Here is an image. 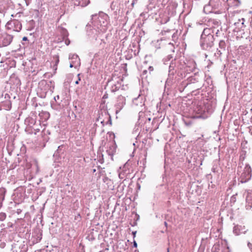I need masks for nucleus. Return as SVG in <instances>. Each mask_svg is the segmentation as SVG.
<instances>
[{
    "label": "nucleus",
    "instance_id": "nucleus-1",
    "mask_svg": "<svg viewBox=\"0 0 252 252\" xmlns=\"http://www.w3.org/2000/svg\"><path fill=\"white\" fill-rule=\"evenodd\" d=\"M108 16L104 13H100L99 15L92 16V24L94 29L101 32H105L107 29Z\"/></svg>",
    "mask_w": 252,
    "mask_h": 252
},
{
    "label": "nucleus",
    "instance_id": "nucleus-2",
    "mask_svg": "<svg viewBox=\"0 0 252 252\" xmlns=\"http://www.w3.org/2000/svg\"><path fill=\"white\" fill-rule=\"evenodd\" d=\"M214 35L201 37L200 45L204 50H209L214 45Z\"/></svg>",
    "mask_w": 252,
    "mask_h": 252
},
{
    "label": "nucleus",
    "instance_id": "nucleus-3",
    "mask_svg": "<svg viewBox=\"0 0 252 252\" xmlns=\"http://www.w3.org/2000/svg\"><path fill=\"white\" fill-rule=\"evenodd\" d=\"M251 177V169L249 165H246L243 169V172L240 176L241 182L242 183L246 182L250 179Z\"/></svg>",
    "mask_w": 252,
    "mask_h": 252
},
{
    "label": "nucleus",
    "instance_id": "nucleus-4",
    "mask_svg": "<svg viewBox=\"0 0 252 252\" xmlns=\"http://www.w3.org/2000/svg\"><path fill=\"white\" fill-rule=\"evenodd\" d=\"M13 37L6 33H3L0 35V46H6L8 45L12 40Z\"/></svg>",
    "mask_w": 252,
    "mask_h": 252
},
{
    "label": "nucleus",
    "instance_id": "nucleus-5",
    "mask_svg": "<svg viewBox=\"0 0 252 252\" xmlns=\"http://www.w3.org/2000/svg\"><path fill=\"white\" fill-rule=\"evenodd\" d=\"M7 25L10 26V28L12 29L13 31L19 32L22 29V24L20 21L17 20H13L7 23Z\"/></svg>",
    "mask_w": 252,
    "mask_h": 252
},
{
    "label": "nucleus",
    "instance_id": "nucleus-6",
    "mask_svg": "<svg viewBox=\"0 0 252 252\" xmlns=\"http://www.w3.org/2000/svg\"><path fill=\"white\" fill-rule=\"evenodd\" d=\"M219 5V2L218 0H210L209 4L206 5L204 7V11L206 13H210L211 12V9H210V7L211 6H214V8H217Z\"/></svg>",
    "mask_w": 252,
    "mask_h": 252
},
{
    "label": "nucleus",
    "instance_id": "nucleus-7",
    "mask_svg": "<svg viewBox=\"0 0 252 252\" xmlns=\"http://www.w3.org/2000/svg\"><path fill=\"white\" fill-rule=\"evenodd\" d=\"M252 207V189L248 190V194L246 199V208L250 210Z\"/></svg>",
    "mask_w": 252,
    "mask_h": 252
},
{
    "label": "nucleus",
    "instance_id": "nucleus-8",
    "mask_svg": "<svg viewBox=\"0 0 252 252\" xmlns=\"http://www.w3.org/2000/svg\"><path fill=\"white\" fill-rule=\"evenodd\" d=\"M227 5L229 7H233L234 8L238 7L241 4L240 0H227Z\"/></svg>",
    "mask_w": 252,
    "mask_h": 252
},
{
    "label": "nucleus",
    "instance_id": "nucleus-9",
    "mask_svg": "<svg viewBox=\"0 0 252 252\" xmlns=\"http://www.w3.org/2000/svg\"><path fill=\"white\" fill-rule=\"evenodd\" d=\"M116 152V146L115 144L112 142L108 143L107 145V149L106 150V152L108 155L112 158L114 153Z\"/></svg>",
    "mask_w": 252,
    "mask_h": 252
},
{
    "label": "nucleus",
    "instance_id": "nucleus-10",
    "mask_svg": "<svg viewBox=\"0 0 252 252\" xmlns=\"http://www.w3.org/2000/svg\"><path fill=\"white\" fill-rule=\"evenodd\" d=\"M212 30L209 28L204 29L201 37H206L209 35H213L212 34Z\"/></svg>",
    "mask_w": 252,
    "mask_h": 252
},
{
    "label": "nucleus",
    "instance_id": "nucleus-11",
    "mask_svg": "<svg viewBox=\"0 0 252 252\" xmlns=\"http://www.w3.org/2000/svg\"><path fill=\"white\" fill-rule=\"evenodd\" d=\"M133 104L136 106L140 105L141 106H142L144 104L143 102L142 101V98L140 96H138L136 98H135L133 100Z\"/></svg>",
    "mask_w": 252,
    "mask_h": 252
},
{
    "label": "nucleus",
    "instance_id": "nucleus-12",
    "mask_svg": "<svg viewBox=\"0 0 252 252\" xmlns=\"http://www.w3.org/2000/svg\"><path fill=\"white\" fill-rule=\"evenodd\" d=\"M241 226L239 225H236L234 226L233 229V232L237 235L240 234L241 233V232H240V227Z\"/></svg>",
    "mask_w": 252,
    "mask_h": 252
},
{
    "label": "nucleus",
    "instance_id": "nucleus-13",
    "mask_svg": "<svg viewBox=\"0 0 252 252\" xmlns=\"http://www.w3.org/2000/svg\"><path fill=\"white\" fill-rule=\"evenodd\" d=\"M69 59H75V60H78V62H79V63H78V64H79V65H80V59H79L78 55H76V54L70 55H69Z\"/></svg>",
    "mask_w": 252,
    "mask_h": 252
},
{
    "label": "nucleus",
    "instance_id": "nucleus-14",
    "mask_svg": "<svg viewBox=\"0 0 252 252\" xmlns=\"http://www.w3.org/2000/svg\"><path fill=\"white\" fill-rule=\"evenodd\" d=\"M198 113L200 114V115L197 116V118H201L205 119L208 117L205 114H202V111H199L198 112Z\"/></svg>",
    "mask_w": 252,
    "mask_h": 252
},
{
    "label": "nucleus",
    "instance_id": "nucleus-15",
    "mask_svg": "<svg viewBox=\"0 0 252 252\" xmlns=\"http://www.w3.org/2000/svg\"><path fill=\"white\" fill-rule=\"evenodd\" d=\"M79 75H80V74H78V79L77 81H76V82H75L76 84H78L79 81L81 80L80 78L79 77Z\"/></svg>",
    "mask_w": 252,
    "mask_h": 252
},
{
    "label": "nucleus",
    "instance_id": "nucleus-16",
    "mask_svg": "<svg viewBox=\"0 0 252 252\" xmlns=\"http://www.w3.org/2000/svg\"><path fill=\"white\" fill-rule=\"evenodd\" d=\"M248 246L252 250V244L251 243L249 242L248 243Z\"/></svg>",
    "mask_w": 252,
    "mask_h": 252
},
{
    "label": "nucleus",
    "instance_id": "nucleus-17",
    "mask_svg": "<svg viewBox=\"0 0 252 252\" xmlns=\"http://www.w3.org/2000/svg\"><path fill=\"white\" fill-rule=\"evenodd\" d=\"M119 178H121V179H123L124 178V174H122V173H119Z\"/></svg>",
    "mask_w": 252,
    "mask_h": 252
},
{
    "label": "nucleus",
    "instance_id": "nucleus-18",
    "mask_svg": "<svg viewBox=\"0 0 252 252\" xmlns=\"http://www.w3.org/2000/svg\"><path fill=\"white\" fill-rule=\"evenodd\" d=\"M65 44H66L67 45H69V43H70V41H69V40H66L65 41Z\"/></svg>",
    "mask_w": 252,
    "mask_h": 252
},
{
    "label": "nucleus",
    "instance_id": "nucleus-19",
    "mask_svg": "<svg viewBox=\"0 0 252 252\" xmlns=\"http://www.w3.org/2000/svg\"><path fill=\"white\" fill-rule=\"evenodd\" d=\"M23 41H27L28 40V38L26 36H24L23 38Z\"/></svg>",
    "mask_w": 252,
    "mask_h": 252
},
{
    "label": "nucleus",
    "instance_id": "nucleus-20",
    "mask_svg": "<svg viewBox=\"0 0 252 252\" xmlns=\"http://www.w3.org/2000/svg\"><path fill=\"white\" fill-rule=\"evenodd\" d=\"M0 216H1V217H0V219H2L3 218H5V214H3V215H0Z\"/></svg>",
    "mask_w": 252,
    "mask_h": 252
},
{
    "label": "nucleus",
    "instance_id": "nucleus-21",
    "mask_svg": "<svg viewBox=\"0 0 252 252\" xmlns=\"http://www.w3.org/2000/svg\"><path fill=\"white\" fill-rule=\"evenodd\" d=\"M0 216H1V217H0V219H2L3 218H5V214H3V215H0Z\"/></svg>",
    "mask_w": 252,
    "mask_h": 252
},
{
    "label": "nucleus",
    "instance_id": "nucleus-22",
    "mask_svg": "<svg viewBox=\"0 0 252 252\" xmlns=\"http://www.w3.org/2000/svg\"><path fill=\"white\" fill-rule=\"evenodd\" d=\"M0 216H1V217H0V219H2L3 218H5V214H3V215H0Z\"/></svg>",
    "mask_w": 252,
    "mask_h": 252
},
{
    "label": "nucleus",
    "instance_id": "nucleus-23",
    "mask_svg": "<svg viewBox=\"0 0 252 252\" xmlns=\"http://www.w3.org/2000/svg\"><path fill=\"white\" fill-rule=\"evenodd\" d=\"M133 245H134V246L135 247H137V243H136V242H135V241L134 242Z\"/></svg>",
    "mask_w": 252,
    "mask_h": 252
},
{
    "label": "nucleus",
    "instance_id": "nucleus-24",
    "mask_svg": "<svg viewBox=\"0 0 252 252\" xmlns=\"http://www.w3.org/2000/svg\"><path fill=\"white\" fill-rule=\"evenodd\" d=\"M149 69L150 70V71H152L153 70V68L152 66H150Z\"/></svg>",
    "mask_w": 252,
    "mask_h": 252
},
{
    "label": "nucleus",
    "instance_id": "nucleus-25",
    "mask_svg": "<svg viewBox=\"0 0 252 252\" xmlns=\"http://www.w3.org/2000/svg\"><path fill=\"white\" fill-rule=\"evenodd\" d=\"M73 63H71L70 64V67H73Z\"/></svg>",
    "mask_w": 252,
    "mask_h": 252
},
{
    "label": "nucleus",
    "instance_id": "nucleus-26",
    "mask_svg": "<svg viewBox=\"0 0 252 252\" xmlns=\"http://www.w3.org/2000/svg\"><path fill=\"white\" fill-rule=\"evenodd\" d=\"M64 32H65V34H64V35H65V36H67V34H66V33H67V32H66V31H64Z\"/></svg>",
    "mask_w": 252,
    "mask_h": 252
},
{
    "label": "nucleus",
    "instance_id": "nucleus-27",
    "mask_svg": "<svg viewBox=\"0 0 252 252\" xmlns=\"http://www.w3.org/2000/svg\"><path fill=\"white\" fill-rule=\"evenodd\" d=\"M164 224H165V225L166 226H167V222L165 221V222H164Z\"/></svg>",
    "mask_w": 252,
    "mask_h": 252
},
{
    "label": "nucleus",
    "instance_id": "nucleus-28",
    "mask_svg": "<svg viewBox=\"0 0 252 252\" xmlns=\"http://www.w3.org/2000/svg\"><path fill=\"white\" fill-rule=\"evenodd\" d=\"M146 72H147V70H144V71H143V73H146Z\"/></svg>",
    "mask_w": 252,
    "mask_h": 252
},
{
    "label": "nucleus",
    "instance_id": "nucleus-29",
    "mask_svg": "<svg viewBox=\"0 0 252 252\" xmlns=\"http://www.w3.org/2000/svg\"><path fill=\"white\" fill-rule=\"evenodd\" d=\"M59 62V60H58V61H57V62H56V63H58Z\"/></svg>",
    "mask_w": 252,
    "mask_h": 252
},
{
    "label": "nucleus",
    "instance_id": "nucleus-30",
    "mask_svg": "<svg viewBox=\"0 0 252 252\" xmlns=\"http://www.w3.org/2000/svg\"><path fill=\"white\" fill-rule=\"evenodd\" d=\"M251 252H252V251Z\"/></svg>",
    "mask_w": 252,
    "mask_h": 252
}]
</instances>
